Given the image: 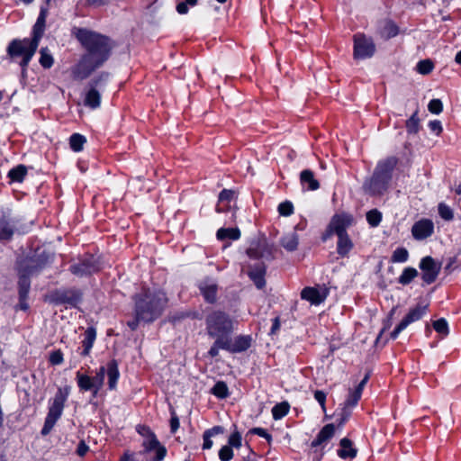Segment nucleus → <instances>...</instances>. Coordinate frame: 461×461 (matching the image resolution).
Masks as SVG:
<instances>
[{
    "label": "nucleus",
    "mask_w": 461,
    "mask_h": 461,
    "mask_svg": "<svg viewBox=\"0 0 461 461\" xmlns=\"http://www.w3.org/2000/svg\"><path fill=\"white\" fill-rule=\"evenodd\" d=\"M135 314L144 322H152L158 319L167 303L166 294L160 290L143 289L133 297Z\"/></svg>",
    "instance_id": "f257e3e1"
},
{
    "label": "nucleus",
    "mask_w": 461,
    "mask_h": 461,
    "mask_svg": "<svg viewBox=\"0 0 461 461\" xmlns=\"http://www.w3.org/2000/svg\"><path fill=\"white\" fill-rule=\"evenodd\" d=\"M399 159L395 156H390L377 162L372 176L366 180L363 188L370 195H382L389 188L393 179V173Z\"/></svg>",
    "instance_id": "f03ea898"
},
{
    "label": "nucleus",
    "mask_w": 461,
    "mask_h": 461,
    "mask_svg": "<svg viewBox=\"0 0 461 461\" xmlns=\"http://www.w3.org/2000/svg\"><path fill=\"white\" fill-rule=\"evenodd\" d=\"M114 42L107 36L88 31V74L109 59Z\"/></svg>",
    "instance_id": "7ed1b4c3"
},
{
    "label": "nucleus",
    "mask_w": 461,
    "mask_h": 461,
    "mask_svg": "<svg viewBox=\"0 0 461 461\" xmlns=\"http://www.w3.org/2000/svg\"><path fill=\"white\" fill-rule=\"evenodd\" d=\"M207 335L212 339H228L233 331V321L222 311H212L205 318Z\"/></svg>",
    "instance_id": "20e7f679"
},
{
    "label": "nucleus",
    "mask_w": 461,
    "mask_h": 461,
    "mask_svg": "<svg viewBox=\"0 0 461 461\" xmlns=\"http://www.w3.org/2000/svg\"><path fill=\"white\" fill-rule=\"evenodd\" d=\"M38 47L39 43H35V41L32 38H24L23 40L14 39L9 43L6 52L8 57L13 60L21 59L19 64L25 69L34 56Z\"/></svg>",
    "instance_id": "39448f33"
},
{
    "label": "nucleus",
    "mask_w": 461,
    "mask_h": 461,
    "mask_svg": "<svg viewBox=\"0 0 461 461\" xmlns=\"http://www.w3.org/2000/svg\"><path fill=\"white\" fill-rule=\"evenodd\" d=\"M68 394V386H66L64 388H59L58 392L55 394V397L53 398V402H51L49 408V412L45 419L43 428L41 431V435L47 436L53 429L57 420L60 418L64 409L65 402L67 401Z\"/></svg>",
    "instance_id": "423d86ee"
},
{
    "label": "nucleus",
    "mask_w": 461,
    "mask_h": 461,
    "mask_svg": "<svg viewBox=\"0 0 461 461\" xmlns=\"http://www.w3.org/2000/svg\"><path fill=\"white\" fill-rule=\"evenodd\" d=\"M105 372L107 373L108 376L109 389L113 390L116 387L120 374L116 361L113 360L108 363L106 370L104 366H101L95 376H88V391L92 392L94 396L96 395L98 390L102 387L104 384Z\"/></svg>",
    "instance_id": "0eeeda50"
},
{
    "label": "nucleus",
    "mask_w": 461,
    "mask_h": 461,
    "mask_svg": "<svg viewBox=\"0 0 461 461\" xmlns=\"http://www.w3.org/2000/svg\"><path fill=\"white\" fill-rule=\"evenodd\" d=\"M428 304H417L415 307L410 309L405 317L400 321L395 329L391 332L390 338L395 339L398 335L405 330L410 324L420 321L426 314Z\"/></svg>",
    "instance_id": "6e6552de"
},
{
    "label": "nucleus",
    "mask_w": 461,
    "mask_h": 461,
    "mask_svg": "<svg viewBox=\"0 0 461 461\" xmlns=\"http://www.w3.org/2000/svg\"><path fill=\"white\" fill-rule=\"evenodd\" d=\"M419 267L422 272L421 278L427 285L434 283L441 270V263L437 262L432 257L426 256L421 258Z\"/></svg>",
    "instance_id": "1a4fd4ad"
},
{
    "label": "nucleus",
    "mask_w": 461,
    "mask_h": 461,
    "mask_svg": "<svg viewBox=\"0 0 461 461\" xmlns=\"http://www.w3.org/2000/svg\"><path fill=\"white\" fill-rule=\"evenodd\" d=\"M375 46L371 38L364 34H356L354 36V57L355 59H367L374 55Z\"/></svg>",
    "instance_id": "9d476101"
},
{
    "label": "nucleus",
    "mask_w": 461,
    "mask_h": 461,
    "mask_svg": "<svg viewBox=\"0 0 461 461\" xmlns=\"http://www.w3.org/2000/svg\"><path fill=\"white\" fill-rule=\"evenodd\" d=\"M353 221V216L349 213H337L332 216L328 225V233L337 236L347 235V229L352 225Z\"/></svg>",
    "instance_id": "9b49d317"
},
{
    "label": "nucleus",
    "mask_w": 461,
    "mask_h": 461,
    "mask_svg": "<svg viewBox=\"0 0 461 461\" xmlns=\"http://www.w3.org/2000/svg\"><path fill=\"white\" fill-rule=\"evenodd\" d=\"M247 255L253 259L272 258L273 247L267 243L266 239H259L250 243L247 249Z\"/></svg>",
    "instance_id": "f8f14e48"
},
{
    "label": "nucleus",
    "mask_w": 461,
    "mask_h": 461,
    "mask_svg": "<svg viewBox=\"0 0 461 461\" xmlns=\"http://www.w3.org/2000/svg\"><path fill=\"white\" fill-rule=\"evenodd\" d=\"M17 219L10 212H3L0 218V240L12 239L17 225Z\"/></svg>",
    "instance_id": "ddd939ff"
},
{
    "label": "nucleus",
    "mask_w": 461,
    "mask_h": 461,
    "mask_svg": "<svg viewBox=\"0 0 461 461\" xmlns=\"http://www.w3.org/2000/svg\"><path fill=\"white\" fill-rule=\"evenodd\" d=\"M434 224L431 220L422 219L416 221L411 228V234L417 240H425L432 235Z\"/></svg>",
    "instance_id": "4468645a"
},
{
    "label": "nucleus",
    "mask_w": 461,
    "mask_h": 461,
    "mask_svg": "<svg viewBox=\"0 0 461 461\" xmlns=\"http://www.w3.org/2000/svg\"><path fill=\"white\" fill-rule=\"evenodd\" d=\"M266 271L267 267L263 262H257L249 267L248 275L258 289H262L266 285Z\"/></svg>",
    "instance_id": "2eb2a0df"
},
{
    "label": "nucleus",
    "mask_w": 461,
    "mask_h": 461,
    "mask_svg": "<svg viewBox=\"0 0 461 461\" xmlns=\"http://www.w3.org/2000/svg\"><path fill=\"white\" fill-rule=\"evenodd\" d=\"M198 287L205 302L208 303L216 302L218 285L213 280L206 278L199 283Z\"/></svg>",
    "instance_id": "dca6fc26"
},
{
    "label": "nucleus",
    "mask_w": 461,
    "mask_h": 461,
    "mask_svg": "<svg viewBox=\"0 0 461 461\" xmlns=\"http://www.w3.org/2000/svg\"><path fill=\"white\" fill-rule=\"evenodd\" d=\"M44 267V262L39 258H26L19 264V273L25 274L28 276L38 274Z\"/></svg>",
    "instance_id": "f3484780"
},
{
    "label": "nucleus",
    "mask_w": 461,
    "mask_h": 461,
    "mask_svg": "<svg viewBox=\"0 0 461 461\" xmlns=\"http://www.w3.org/2000/svg\"><path fill=\"white\" fill-rule=\"evenodd\" d=\"M110 79V73L102 71L95 74H88V87L104 93Z\"/></svg>",
    "instance_id": "a211bd4d"
},
{
    "label": "nucleus",
    "mask_w": 461,
    "mask_h": 461,
    "mask_svg": "<svg viewBox=\"0 0 461 461\" xmlns=\"http://www.w3.org/2000/svg\"><path fill=\"white\" fill-rule=\"evenodd\" d=\"M327 295V291L321 293L317 288L310 286L303 288L301 292V298L314 305H319L323 303Z\"/></svg>",
    "instance_id": "6ab92c4d"
},
{
    "label": "nucleus",
    "mask_w": 461,
    "mask_h": 461,
    "mask_svg": "<svg viewBox=\"0 0 461 461\" xmlns=\"http://www.w3.org/2000/svg\"><path fill=\"white\" fill-rule=\"evenodd\" d=\"M47 14V8L41 7L40 14L32 27V39L35 41V43L38 42L40 44V41L44 34Z\"/></svg>",
    "instance_id": "aec40b11"
},
{
    "label": "nucleus",
    "mask_w": 461,
    "mask_h": 461,
    "mask_svg": "<svg viewBox=\"0 0 461 461\" xmlns=\"http://www.w3.org/2000/svg\"><path fill=\"white\" fill-rule=\"evenodd\" d=\"M335 434V426L332 423L325 425L311 443L312 447H317L328 442Z\"/></svg>",
    "instance_id": "412c9836"
},
{
    "label": "nucleus",
    "mask_w": 461,
    "mask_h": 461,
    "mask_svg": "<svg viewBox=\"0 0 461 461\" xmlns=\"http://www.w3.org/2000/svg\"><path fill=\"white\" fill-rule=\"evenodd\" d=\"M251 339L249 336H238L232 343L231 337L228 338L229 349L230 353H239L247 350L250 347Z\"/></svg>",
    "instance_id": "4be33fe9"
},
{
    "label": "nucleus",
    "mask_w": 461,
    "mask_h": 461,
    "mask_svg": "<svg viewBox=\"0 0 461 461\" xmlns=\"http://www.w3.org/2000/svg\"><path fill=\"white\" fill-rule=\"evenodd\" d=\"M339 446L340 448L337 452L340 458H354L357 456V450L353 447L352 441L348 438L340 439Z\"/></svg>",
    "instance_id": "5701e85b"
},
{
    "label": "nucleus",
    "mask_w": 461,
    "mask_h": 461,
    "mask_svg": "<svg viewBox=\"0 0 461 461\" xmlns=\"http://www.w3.org/2000/svg\"><path fill=\"white\" fill-rule=\"evenodd\" d=\"M338 239L337 252L340 257L344 258L348 256L349 251L353 249V242L348 234L338 236Z\"/></svg>",
    "instance_id": "b1692460"
},
{
    "label": "nucleus",
    "mask_w": 461,
    "mask_h": 461,
    "mask_svg": "<svg viewBox=\"0 0 461 461\" xmlns=\"http://www.w3.org/2000/svg\"><path fill=\"white\" fill-rule=\"evenodd\" d=\"M300 180L303 185H308V190L315 191L320 187L318 180L314 178V174L310 169H304L301 172Z\"/></svg>",
    "instance_id": "393cba45"
},
{
    "label": "nucleus",
    "mask_w": 461,
    "mask_h": 461,
    "mask_svg": "<svg viewBox=\"0 0 461 461\" xmlns=\"http://www.w3.org/2000/svg\"><path fill=\"white\" fill-rule=\"evenodd\" d=\"M299 244V237L295 231L285 235L281 239V245L290 252L297 249Z\"/></svg>",
    "instance_id": "a878e982"
},
{
    "label": "nucleus",
    "mask_w": 461,
    "mask_h": 461,
    "mask_svg": "<svg viewBox=\"0 0 461 461\" xmlns=\"http://www.w3.org/2000/svg\"><path fill=\"white\" fill-rule=\"evenodd\" d=\"M143 430L147 432V439L143 442V447L146 452L155 450L160 444L155 433L149 428L143 427Z\"/></svg>",
    "instance_id": "bb28decb"
},
{
    "label": "nucleus",
    "mask_w": 461,
    "mask_h": 461,
    "mask_svg": "<svg viewBox=\"0 0 461 461\" xmlns=\"http://www.w3.org/2000/svg\"><path fill=\"white\" fill-rule=\"evenodd\" d=\"M19 297L23 300H27L28 294L31 287L30 276L25 274L19 273Z\"/></svg>",
    "instance_id": "cd10ccee"
},
{
    "label": "nucleus",
    "mask_w": 461,
    "mask_h": 461,
    "mask_svg": "<svg viewBox=\"0 0 461 461\" xmlns=\"http://www.w3.org/2000/svg\"><path fill=\"white\" fill-rule=\"evenodd\" d=\"M216 236L221 240L226 239L236 240L240 237V231L237 228H221L217 230Z\"/></svg>",
    "instance_id": "c85d7f7f"
},
{
    "label": "nucleus",
    "mask_w": 461,
    "mask_h": 461,
    "mask_svg": "<svg viewBox=\"0 0 461 461\" xmlns=\"http://www.w3.org/2000/svg\"><path fill=\"white\" fill-rule=\"evenodd\" d=\"M211 393L219 399H226L230 395V391L225 382L218 381L211 389Z\"/></svg>",
    "instance_id": "c756f323"
},
{
    "label": "nucleus",
    "mask_w": 461,
    "mask_h": 461,
    "mask_svg": "<svg viewBox=\"0 0 461 461\" xmlns=\"http://www.w3.org/2000/svg\"><path fill=\"white\" fill-rule=\"evenodd\" d=\"M214 342L212 345L211 348L208 351V355L211 357H216L219 355L220 349H223L228 351L229 349V342L228 339H214Z\"/></svg>",
    "instance_id": "7c9ffc66"
},
{
    "label": "nucleus",
    "mask_w": 461,
    "mask_h": 461,
    "mask_svg": "<svg viewBox=\"0 0 461 461\" xmlns=\"http://www.w3.org/2000/svg\"><path fill=\"white\" fill-rule=\"evenodd\" d=\"M419 275L418 271L414 267H405L402 273V275L398 278V282L402 285H409L417 276Z\"/></svg>",
    "instance_id": "2f4dec72"
},
{
    "label": "nucleus",
    "mask_w": 461,
    "mask_h": 461,
    "mask_svg": "<svg viewBox=\"0 0 461 461\" xmlns=\"http://www.w3.org/2000/svg\"><path fill=\"white\" fill-rule=\"evenodd\" d=\"M86 141L85 136L79 133H74L69 138L70 149L75 152H79L84 149V144Z\"/></svg>",
    "instance_id": "473e14b6"
},
{
    "label": "nucleus",
    "mask_w": 461,
    "mask_h": 461,
    "mask_svg": "<svg viewBox=\"0 0 461 461\" xmlns=\"http://www.w3.org/2000/svg\"><path fill=\"white\" fill-rule=\"evenodd\" d=\"M103 93L88 87V109H97L101 105Z\"/></svg>",
    "instance_id": "72a5a7b5"
},
{
    "label": "nucleus",
    "mask_w": 461,
    "mask_h": 461,
    "mask_svg": "<svg viewBox=\"0 0 461 461\" xmlns=\"http://www.w3.org/2000/svg\"><path fill=\"white\" fill-rule=\"evenodd\" d=\"M73 76L76 79L83 80L86 78V56L83 55L80 61L73 68Z\"/></svg>",
    "instance_id": "f704fd0d"
},
{
    "label": "nucleus",
    "mask_w": 461,
    "mask_h": 461,
    "mask_svg": "<svg viewBox=\"0 0 461 461\" xmlns=\"http://www.w3.org/2000/svg\"><path fill=\"white\" fill-rule=\"evenodd\" d=\"M289 410H290V405L288 402H283L280 403H276L272 408L273 419L276 420H281L283 417H285L288 413Z\"/></svg>",
    "instance_id": "c9c22d12"
},
{
    "label": "nucleus",
    "mask_w": 461,
    "mask_h": 461,
    "mask_svg": "<svg viewBox=\"0 0 461 461\" xmlns=\"http://www.w3.org/2000/svg\"><path fill=\"white\" fill-rule=\"evenodd\" d=\"M40 59L39 62L41 66L44 68H50L53 66L54 59L47 47L41 48L40 50Z\"/></svg>",
    "instance_id": "e433bc0d"
},
{
    "label": "nucleus",
    "mask_w": 461,
    "mask_h": 461,
    "mask_svg": "<svg viewBox=\"0 0 461 461\" xmlns=\"http://www.w3.org/2000/svg\"><path fill=\"white\" fill-rule=\"evenodd\" d=\"M27 174V168L23 165H19L8 172V176L14 182H22Z\"/></svg>",
    "instance_id": "4c0bfd02"
},
{
    "label": "nucleus",
    "mask_w": 461,
    "mask_h": 461,
    "mask_svg": "<svg viewBox=\"0 0 461 461\" xmlns=\"http://www.w3.org/2000/svg\"><path fill=\"white\" fill-rule=\"evenodd\" d=\"M64 301L77 306L83 302V294L76 290H69L64 294Z\"/></svg>",
    "instance_id": "58836bf2"
},
{
    "label": "nucleus",
    "mask_w": 461,
    "mask_h": 461,
    "mask_svg": "<svg viewBox=\"0 0 461 461\" xmlns=\"http://www.w3.org/2000/svg\"><path fill=\"white\" fill-rule=\"evenodd\" d=\"M420 129V119L418 118V111L406 121V130L409 134L418 133Z\"/></svg>",
    "instance_id": "ea45409f"
},
{
    "label": "nucleus",
    "mask_w": 461,
    "mask_h": 461,
    "mask_svg": "<svg viewBox=\"0 0 461 461\" xmlns=\"http://www.w3.org/2000/svg\"><path fill=\"white\" fill-rule=\"evenodd\" d=\"M409 258V252L405 248H397L391 257L393 263H404Z\"/></svg>",
    "instance_id": "a19ab883"
},
{
    "label": "nucleus",
    "mask_w": 461,
    "mask_h": 461,
    "mask_svg": "<svg viewBox=\"0 0 461 461\" xmlns=\"http://www.w3.org/2000/svg\"><path fill=\"white\" fill-rule=\"evenodd\" d=\"M366 221L372 227H377L382 221V212L377 209L370 210L366 212Z\"/></svg>",
    "instance_id": "79ce46f5"
},
{
    "label": "nucleus",
    "mask_w": 461,
    "mask_h": 461,
    "mask_svg": "<svg viewBox=\"0 0 461 461\" xmlns=\"http://www.w3.org/2000/svg\"><path fill=\"white\" fill-rule=\"evenodd\" d=\"M439 216L445 221H452L454 219L453 210L445 203H439L438 206Z\"/></svg>",
    "instance_id": "37998d69"
},
{
    "label": "nucleus",
    "mask_w": 461,
    "mask_h": 461,
    "mask_svg": "<svg viewBox=\"0 0 461 461\" xmlns=\"http://www.w3.org/2000/svg\"><path fill=\"white\" fill-rule=\"evenodd\" d=\"M433 68L434 64L429 59L419 61L416 67L417 71L421 75L429 74L433 70Z\"/></svg>",
    "instance_id": "c03bdc74"
},
{
    "label": "nucleus",
    "mask_w": 461,
    "mask_h": 461,
    "mask_svg": "<svg viewBox=\"0 0 461 461\" xmlns=\"http://www.w3.org/2000/svg\"><path fill=\"white\" fill-rule=\"evenodd\" d=\"M399 32L398 26L392 21H388L385 23L383 28V34L385 35L386 38L390 39L395 37Z\"/></svg>",
    "instance_id": "a18cd8bd"
},
{
    "label": "nucleus",
    "mask_w": 461,
    "mask_h": 461,
    "mask_svg": "<svg viewBox=\"0 0 461 461\" xmlns=\"http://www.w3.org/2000/svg\"><path fill=\"white\" fill-rule=\"evenodd\" d=\"M104 262L100 256L88 255V272H95L101 269Z\"/></svg>",
    "instance_id": "49530a36"
},
{
    "label": "nucleus",
    "mask_w": 461,
    "mask_h": 461,
    "mask_svg": "<svg viewBox=\"0 0 461 461\" xmlns=\"http://www.w3.org/2000/svg\"><path fill=\"white\" fill-rule=\"evenodd\" d=\"M434 330L442 336L448 334V324L446 319L440 318L433 322Z\"/></svg>",
    "instance_id": "de8ad7c7"
},
{
    "label": "nucleus",
    "mask_w": 461,
    "mask_h": 461,
    "mask_svg": "<svg viewBox=\"0 0 461 461\" xmlns=\"http://www.w3.org/2000/svg\"><path fill=\"white\" fill-rule=\"evenodd\" d=\"M234 196V192L229 189H223L219 194V203L223 202H230ZM225 209L218 204L216 207L217 212H223Z\"/></svg>",
    "instance_id": "09e8293b"
},
{
    "label": "nucleus",
    "mask_w": 461,
    "mask_h": 461,
    "mask_svg": "<svg viewBox=\"0 0 461 461\" xmlns=\"http://www.w3.org/2000/svg\"><path fill=\"white\" fill-rule=\"evenodd\" d=\"M71 33L84 47L86 46V29L74 25Z\"/></svg>",
    "instance_id": "8fccbe9b"
},
{
    "label": "nucleus",
    "mask_w": 461,
    "mask_h": 461,
    "mask_svg": "<svg viewBox=\"0 0 461 461\" xmlns=\"http://www.w3.org/2000/svg\"><path fill=\"white\" fill-rule=\"evenodd\" d=\"M361 395L362 393H360L359 391H350L348 399L344 402V405L349 409L354 408L360 400Z\"/></svg>",
    "instance_id": "3c124183"
},
{
    "label": "nucleus",
    "mask_w": 461,
    "mask_h": 461,
    "mask_svg": "<svg viewBox=\"0 0 461 461\" xmlns=\"http://www.w3.org/2000/svg\"><path fill=\"white\" fill-rule=\"evenodd\" d=\"M49 361L52 366L61 365L64 361L63 353L60 349L50 353Z\"/></svg>",
    "instance_id": "603ef678"
},
{
    "label": "nucleus",
    "mask_w": 461,
    "mask_h": 461,
    "mask_svg": "<svg viewBox=\"0 0 461 461\" xmlns=\"http://www.w3.org/2000/svg\"><path fill=\"white\" fill-rule=\"evenodd\" d=\"M241 441L242 438L239 431L235 430L233 433L230 434L228 439V446H230L231 448H240L241 447Z\"/></svg>",
    "instance_id": "864d4df0"
},
{
    "label": "nucleus",
    "mask_w": 461,
    "mask_h": 461,
    "mask_svg": "<svg viewBox=\"0 0 461 461\" xmlns=\"http://www.w3.org/2000/svg\"><path fill=\"white\" fill-rule=\"evenodd\" d=\"M278 212L282 216H290L294 212V205L291 202L285 201L278 205Z\"/></svg>",
    "instance_id": "5fc2aeb1"
},
{
    "label": "nucleus",
    "mask_w": 461,
    "mask_h": 461,
    "mask_svg": "<svg viewBox=\"0 0 461 461\" xmlns=\"http://www.w3.org/2000/svg\"><path fill=\"white\" fill-rule=\"evenodd\" d=\"M233 456L232 448L228 445L223 446L219 451V458L221 461H230Z\"/></svg>",
    "instance_id": "6e6d98bb"
},
{
    "label": "nucleus",
    "mask_w": 461,
    "mask_h": 461,
    "mask_svg": "<svg viewBox=\"0 0 461 461\" xmlns=\"http://www.w3.org/2000/svg\"><path fill=\"white\" fill-rule=\"evenodd\" d=\"M428 110L434 114H439L443 110V104L439 99H432L428 104Z\"/></svg>",
    "instance_id": "4d7b16f0"
},
{
    "label": "nucleus",
    "mask_w": 461,
    "mask_h": 461,
    "mask_svg": "<svg viewBox=\"0 0 461 461\" xmlns=\"http://www.w3.org/2000/svg\"><path fill=\"white\" fill-rule=\"evenodd\" d=\"M197 4V0H185L176 5V11L180 14H185L188 12V5L194 6Z\"/></svg>",
    "instance_id": "13d9d810"
},
{
    "label": "nucleus",
    "mask_w": 461,
    "mask_h": 461,
    "mask_svg": "<svg viewBox=\"0 0 461 461\" xmlns=\"http://www.w3.org/2000/svg\"><path fill=\"white\" fill-rule=\"evenodd\" d=\"M70 270L74 275L83 276L86 271V262L74 264L70 267Z\"/></svg>",
    "instance_id": "bf43d9fd"
},
{
    "label": "nucleus",
    "mask_w": 461,
    "mask_h": 461,
    "mask_svg": "<svg viewBox=\"0 0 461 461\" xmlns=\"http://www.w3.org/2000/svg\"><path fill=\"white\" fill-rule=\"evenodd\" d=\"M154 451L156 456L153 461H162L167 456V448L163 445H159Z\"/></svg>",
    "instance_id": "052dcab7"
},
{
    "label": "nucleus",
    "mask_w": 461,
    "mask_h": 461,
    "mask_svg": "<svg viewBox=\"0 0 461 461\" xmlns=\"http://www.w3.org/2000/svg\"><path fill=\"white\" fill-rule=\"evenodd\" d=\"M314 398L320 403L321 409L325 411L326 393L323 391L317 390L314 393Z\"/></svg>",
    "instance_id": "680f3d73"
},
{
    "label": "nucleus",
    "mask_w": 461,
    "mask_h": 461,
    "mask_svg": "<svg viewBox=\"0 0 461 461\" xmlns=\"http://www.w3.org/2000/svg\"><path fill=\"white\" fill-rule=\"evenodd\" d=\"M179 419L176 416L175 411L171 412V418H170V430L172 433H176V430L179 429Z\"/></svg>",
    "instance_id": "e2e57ef3"
},
{
    "label": "nucleus",
    "mask_w": 461,
    "mask_h": 461,
    "mask_svg": "<svg viewBox=\"0 0 461 461\" xmlns=\"http://www.w3.org/2000/svg\"><path fill=\"white\" fill-rule=\"evenodd\" d=\"M339 415H340V418H339V426H341L348 420L349 416L351 415L350 409L344 405V407L341 409Z\"/></svg>",
    "instance_id": "0e129e2a"
},
{
    "label": "nucleus",
    "mask_w": 461,
    "mask_h": 461,
    "mask_svg": "<svg viewBox=\"0 0 461 461\" xmlns=\"http://www.w3.org/2000/svg\"><path fill=\"white\" fill-rule=\"evenodd\" d=\"M429 128L431 131L435 132L436 135H439L442 131L441 122L438 120L430 121L429 122Z\"/></svg>",
    "instance_id": "69168bd1"
},
{
    "label": "nucleus",
    "mask_w": 461,
    "mask_h": 461,
    "mask_svg": "<svg viewBox=\"0 0 461 461\" xmlns=\"http://www.w3.org/2000/svg\"><path fill=\"white\" fill-rule=\"evenodd\" d=\"M77 384L81 390H86V374L78 371L77 374Z\"/></svg>",
    "instance_id": "338daca9"
},
{
    "label": "nucleus",
    "mask_w": 461,
    "mask_h": 461,
    "mask_svg": "<svg viewBox=\"0 0 461 461\" xmlns=\"http://www.w3.org/2000/svg\"><path fill=\"white\" fill-rule=\"evenodd\" d=\"M203 449H210L212 447V440L211 439L212 437L209 435V433L203 432Z\"/></svg>",
    "instance_id": "774afa93"
}]
</instances>
